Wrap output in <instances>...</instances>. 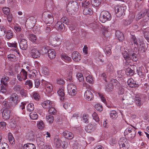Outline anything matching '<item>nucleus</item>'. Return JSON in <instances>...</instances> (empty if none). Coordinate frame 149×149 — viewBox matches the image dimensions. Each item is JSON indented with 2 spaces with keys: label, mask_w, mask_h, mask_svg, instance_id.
Returning <instances> with one entry per match:
<instances>
[{
  "label": "nucleus",
  "mask_w": 149,
  "mask_h": 149,
  "mask_svg": "<svg viewBox=\"0 0 149 149\" xmlns=\"http://www.w3.org/2000/svg\"><path fill=\"white\" fill-rule=\"evenodd\" d=\"M115 12L116 13H118L119 15H122L124 12V8L123 6H118L115 7Z\"/></svg>",
  "instance_id": "15"
},
{
  "label": "nucleus",
  "mask_w": 149,
  "mask_h": 149,
  "mask_svg": "<svg viewBox=\"0 0 149 149\" xmlns=\"http://www.w3.org/2000/svg\"><path fill=\"white\" fill-rule=\"evenodd\" d=\"M122 54L125 60H130L131 59V56H129L127 51H124L122 53Z\"/></svg>",
  "instance_id": "37"
},
{
  "label": "nucleus",
  "mask_w": 149,
  "mask_h": 149,
  "mask_svg": "<svg viewBox=\"0 0 149 149\" xmlns=\"http://www.w3.org/2000/svg\"><path fill=\"white\" fill-rule=\"evenodd\" d=\"M52 102L47 100L43 102L42 103V105L44 108L47 109L52 107Z\"/></svg>",
  "instance_id": "18"
},
{
  "label": "nucleus",
  "mask_w": 149,
  "mask_h": 149,
  "mask_svg": "<svg viewBox=\"0 0 149 149\" xmlns=\"http://www.w3.org/2000/svg\"><path fill=\"white\" fill-rule=\"evenodd\" d=\"M125 68L126 69L125 73L127 75L131 76L134 74V71L131 68L129 67Z\"/></svg>",
  "instance_id": "34"
},
{
  "label": "nucleus",
  "mask_w": 149,
  "mask_h": 149,
  "mask_svg": "<svg viewBox=\"0 0 149 149\" xmlns=\"http://www.w3.org/2000/svg\"><path fill=\"white\" fill-rule=\"evenodd\" d=\"M76 87V86L74 84L72 83H71L68 84L67 89L68 90H69L72 89L73 88Z\"/></svg>",
  "instance_id": "61"
},
{
  "label": "nucleus",
  "mask_w": 149,
  "mask_h": 149,
  "mask_svg": "<svg viewBox=\"0 0 149 149\" xmlns=\"http://www.w3.org/2000/svg\"><path fill=\"white\" fill-rule=\"evenodd\" d=\"M8 58L10 61H15L16 60V56L13 54H10L7 56Z\"/></svg>",
  "instance_id": "50"
},
{
  "label": "nucleus",
  "mask_w": 149,
  "mask_h": 149,
  "mask_svg": "<svg viewBox=\"0 0 149 149\" xmlns=\"http://www.w3.org/2000/svg\"><path fill=\"white\" fill-rule=\"evenodd\" d=\"M26 103L25 102H22L19 107V109L22 114L25 113V106Z\"/></svg>",
  "instance_id": "30"
},
{
  "label": "nucleus",
  "mask_w": 149,
  "mask_h": 149,
  "mask_svg": "<svg viewBox=\"0 0 149 149\" xmlns=\"http://www.w3.org/2000/svg\"><path fill=\"white\" fill-rule=\"evenodd\" d=\"M9 146L7 143L5 142H2L0 144V149H8Z\"/></svg>",
  "instance_id": "46"
},
{
  "label": "nucleus",
  "mask_w": 149,
  "mask_h": 149,
  "mask_svg": "<svg viewBox=\"0 0 149 149\" xmlns=\"http://www.w3.org/2000/svg\"><path fill=\"white\" fill-rule=\"evenodd\" d=\"M79 81L80 82H83L84 81V78L83 75L81 73H77L76 75Z\"/></svg>",
  "instance_id": "44"
},
{
  "label": "nucleus",
  "mask_w": 149,
  "mask_h": 149,
  "mask_svg": "<svg viewBox=\"0 0 149 149\" xmlns=\"http://www.w3.org/2000/svg\"><path fill=\"white\" fill-rule=\"evenodd\" d=\"M126 139L123 138L121 139L118 142L120 149H128V146L126 142Z\"/></svg>",
  "instance_id": "9"
},
{
  "label": "nucleus",
  "mask_w": 149,
  "mask_h": 149,
  "mask_svg": "<svg viewBox=\"0 0 149 149\" xmlns=\"http://www.w3.org/2000/svg\"><path fill=\"white\" fill-rule=\"evenodd\" d=\"M26 87L29 89L31 88L33 86L32 81L30 80H27L25 83Z\"/></svg>",
  "instance_id": "41"
},
{
  "label": "nucleus",
  "mask_w": 149,
  "mask_h": 149,
  "mask_svg": "<svg viewBox=\"0 0 149 149\" xmlns=\"http://www.w3.org/2000/svg\"><path fill=\"white\" fill-rule=\"evenodd\" d=\"M48 55L50 59H53L55 58L56 56V53L54 49H49L48 51Z\"/></svg>",
  "instance_id": "22"
},
{
  "label": "nucleus",
  "mask_w": 149,
  "mask_h": 149,
  "mask_svg": "<svg viewBox=\"0 0 149 149\" xmlns=\"http://www.w3.org/2000/svg\"><path fill=\"white\" fill-rule=\"evenodd\" d=\"M9 78L6 75L3 76L1 80V82L5 86H7V82L9 81Z\"/></svg>",
  "instance_id": "26"
},
{
  "label": "nucleus",
  "mask_w": 149,
  "mask_h": 149,
  "mask_svg": "<svg viewBox=\"0 0 149 149\" xmlns=\"http://www.w3.org/2000/svg\"><path fill=\"white\" fill-rule=\"evenodd\" d=\"M135 101L137 106H140L142 105L141 99L140 95H137L136 96Z\"/></svg>",
  "instance_id": "23"
},
{
  "label": "nucleus",
  "mask_w": 149,
  "mask_h": 149,
  "mask_svg": "<svg viewBox=\"0 0 149 149\" xmlns=\"http://www.w3.org/2000/svg\"><path fill=\"white\" fill-rule=\"evenodd\" d=\"M110 116L111 118L113 119L116 118L117 117V112L115 111H110Z\"/></svg>",
  "instance_id": "48"
},
{
  "label": "nucleus",
  "mask_w": 149,
  "mask_h": 149,
  "mask_svg": "<svg viewBox=\"0 0 149 149\" xmlns=\"http://www.w3.org/2000/svg\"><path fill=\"white\" fill-rule=\"evenodd\" d=\"M78 3L75 1H73L68 3L67 7V12L69 15H72L78 10Z\"/></svg>",
  "instance_id": "1"
},
{
  "label": "nucleus",
  "mask_w": 149,
  "mask_h": 149,
  "mask_svg": "<svg viewBox=\"0 0 149 149\" xmlns=\"http://www.w3.org/2000/svg\"><path fill=\"white\" fill-rule=\"evenodd\" d=\"M42 17L47 24H52L54 21V18L52 14L51 13L48 14V12H44L42 15Z\"/></svg>",
  "instance_id": "2"
},
{
  "label": "nucleus",
  "mask_w": 149,
  "mask_h": 149,
  "mask_svg": "<svg viewBox=\"0 0 149 149\" xmlns=\"http://www.w3.org/2000/svg\"><path fill=\"white\" fill-rule=\"evenodd\" d=\"M56 28L58 30L61 31H63L65 29V26L64 24L61 22H57L55 24Z\"/></svg>",
  "instance_id": "20"
},
{
  "label": "nucleus",
  "mask_w": 149,
  "mask_h": 149,
  "mask_svg": "<svg viewBox=\"0 0 149 149\" xmlns=\"http://www.w3.org/2000/svg\"><path fill=\"white\" fill-rule=\"evenodd\" d=\"M73 59L75 61H79L81 58V56L77 52H74L72 54Z\"/></svg>",
  "instance_id": "17"
},
{
  "label": "nucleus",
  "mask_w": 149,
  "mask_h": 149,
  "mask_svg": "<svg viewBox=\"0 0 149 149\" xmlns=\"http://www.w3.org/2000/svg\"><path fill=\"white\" fill-rule=\"evenodd\" d=\"M111 18V14L107 11H104L101 13L100 19L102 22L104 23L107 21L110 20Z\"/></svg>",
  "instance_id": "3"
},
{
  "label": "nucleus",
  "mask_w": 149,
  "mask_h": 149,
  "mask_svg": "<svg viewBox=\"0 0 149 149\" xmlns=\"http://www.w3.org/2000/svg\"><path fill=\"white\" fill-rule=\"evenodd\" d=\"M142 88L145 92H147L149 88V86L147 83H145L143 86Z\"/></svg>",
  "instance_id": "64"
},
{
  "label": "nucleus",
  "mask_w": 149,
  "mask_h": 149,
  "mask_svg": "<svg viewBox=\"0 0 149 149\" xmlns=\"http://www.w3.org/2000/svg\"><path fill=\"white\" fill-rule=\"evenodd\" d=\"M2 10L3 13L4 14L7 15L9 14V12L10 11V9L8 7H3L2 8Z\"/></svg>",
  "instance_id": "55"
},
{
  "label": "nucleus",
  "mask_w": 149,
  "mask_h": 149,
  "mask_svg": "<svg viewBox=\"0 0 149 149\" xmlns=\"http://www.w3.org/2000/svg\"><path fill=\"white\" fill-rule=\"evenodd\" d=\"M26 24L28 25L29 29H31L33 28L35 25V24L32 23V22L29 21V20H26Z\"/></svg>",
  "instance_id": "57"
},
{
  "label": "nucleus",
  "mask_w": 149,
  "mask_h": 149,
  "mask_svg": "<svg viewBox=\"0 0 149 149\" xmlns=\"http://www.w3.org/2000/svg\"><path fill=\"white\" fill-rule=\"evenodd\" d=\"M64 136L68 139H71L73 138L74 135L71 132L68 131H65L63 133Z\"/></svg>",
  "instance_id": "21"
},
{
  "label": "nucleus",
  "mask_w": 149,
  "mask_h": 149,
  "mask_svg": "<svg viewBox=\"0 0 149 149\" xmlns=\"http://www.w3.org/2000/svg\"><path fill=\"white\" fill-rule=\"evenodd\" d=\"M40 97V96L38 93L36 92H34L33 93L32 97L36 100L38 101Z\"/></svg>",
  "instance_id": "54"
},
{
  "label": "nucleus",
  "mask_w": 149,
  "mask_h": 149,
  "mask_svg": "<svg viewBox=\"0 0 149 149\" xmlns=\"http://www.w3.org/2000/svg\"><path fill=\"white\" fill-rule=\"evenodd\" d=\"M116 37L120 38L124 37L123 33L120 31H116L115 33Z\"/></svg>",
  "instance_id": "58"
},
{
  "label": "nucleus",
  "mask_w": 149,
  "mask_h": 149,
  "mask_svg": "<svg viewBox=\"0 0 149 149\" xmlns=\"http://www.w3.org/2000/svg\"><path fill=\"white\" fill-rule=\"evenodd\" d=\"M93 118L97 122H98L99 120V118L97 113L94 112L92 114Z\"/></svg>",
  "instance_id": "59"
},
{
  "label": "nucleus",
  "mask_w": 149,
  "mask_h": 149,
  "mask_svg": "<svg viewBox=\"0 0 149 149\" xmlns=\"http://www.w3.org/2000/svg\"><path fill=\"white\" fill-rule=\"evenodd\" d=\"M10 100L13 105H15L19 102L18 96L16 93H13L11 95Z\"/></svg>",
  "instance_id": "12"
},
{
  "label": "nucleus",
  "mask_w": 149,
  "mask_h": 149,
  "mask_svg": "<svg viewBox=\"0 0 149 149\" xmlns=\"http://www.w3.org/2000/svg\"><path fill=\"white\" fill-rule=\"evenodd\" d=\"M84 97L88 101H91L93 99V95L90 91L87 90L85 92Z\"/></svg>",
  "instance_id": "14"
},
{
  "label": "nucleus",
  "mask_w": 149,
  "mask_h": 149,
  "mask_svg": "<svg viewBox=\"0 0 149 149\" xmlns=\"http://www.w3.org/2000/svg\"><path fill=\"white\" fill-rule=\"evenodd\" d=\"M21 68L19 67H16L15 68V69L13 70H10L9 72V74L11 76H13L15 77L16 75L19 74V72L21 70Z\"/></svg>",
  "instance_id": "19"
},
{
  "label": "nucleus",
  "mask_w": 149,
  "mask_h": 149,
  "mask_svg": "<svg viewBox=\"0 0 149 149\" xmlns=\"http://www.w3.org/2000/svg\"><path fill=\"white\" fill-rule=\"evenodd\" d=\"M19 73L17 75V79L20 81L25 80L27 78V72L24 69H22Z\"/></svg>",
  "instance_id": "5"
},
{
  "label": "nucleus",
  "mask_w": 149,
  "mask_h": 149,
  "mask_svg": "<svg viewBox=\"0 0 149 149\" xmlns=\"http://www.w3.org/2000/svg\"><path fill=\"white\" fill-rule=\"evenodd\" d=\"M113 88V85L111 84H109L106 85L105 90L107 92H109L112 90Z\"/></svg>",
  "instance_id": "49"
},
{
  "label": "nucleus",
  "mask_w": 149,
  "mask_h": 149,
  "mask_svg": "<svg viewBox=\"0 0 149 149\" xmlns=\"http://www.w3.org/2000/svg\"><path fill=\"white\" fill-rule=\"evenodd\" d=\"M1 111L3 118L5 120L8 119L11 115V110L6 108L2 109Z\"/></svg>",
  "instance_id": "8"
},
{
  "label": "nucleus",
  "mask_w": 149,
  "mask_h": 149,
  "mask_svg": "<svg viewBox=\"0 0 149 149\" xmlns=\"http://www.w3.org/2000/svg\"><path fill=\"white\" fill-rule=\"evenodd\" d=\"M5 28L3 26H0V36H2V35L5 34Z\"/></svg>",
  "instance_id": "53"
},
{
  "label": "nucleus",
  "mask_w": 149,
  "mask_h": 149,
  "mask_svg": "<svg viewBox=\"0 0 149 149\" xmlns=\"http://www.w3.org/2000/svg\"><path fill=\"white\" fill-rule=\"evenodd\" d=\"M58 94L60 97V99L61 100H63L65 98V93L64 91L62 88H60L57 92Z\"/></svg>",
  "instance_id": "24"
},
{
  "label": "nucleus",
  "mask_w": 149,
  "mask_h": 149,
  "mask_svg": "<svg viewBox=\"0 0 149 149\" xmlns=\"http://www.w3.org/2000/svg\"><path fill=\"white\" fill-rule=\"evenodd\" d=\"M61 58L66 62H69L71 60V58L66 54H63L61 56Z\"/></svg>",
  "instance_id": "36"
},
{
  "label": "nucleus",
  "mask_w": 149,
  "mask_h": 149,
  "mask_svg": "<svg viewBox=\"0 0 149 149\" xmlns=\"http://www.w3.org/2000/svg\"><path fill=\"white\" fill-rule=\"evenodd\" d=\"M124 134L126 138L132 139L135 137L136 132L134 129L132 128H127L125 131Z\"/></svg>",
  "instance_id": "4"
},
{
  "label": "nucleus",
  "mask_w": 149,
  "mask_h": 149,
  "mask_svg": "<svg viewBox=\"0 0 149 149\" xmlns=\"http://www.w3.org/2000/svg\"><path fill=\"white\" fill-rule=\"evenodd\" d=\"M2 105L4 106L5 108L9 109L10 107V104H9V102L6 101H4L2 103Z\"/></svg>",
  "instance_id": "52"
},
{
  "label": "nucleus",
  "mask_w": 149,
  "mask_h": 149,
  "mask_svg": "<svg viewBox=\"0 0 149 149\" xmlns=\"http://www.w3.org/2000/svg\"><path fill=\"white\" fill-rule=\"evenodd\" d=\"M91 4L95 6H98L101 4V1L100 0H91Z\"/></svg>",
  "instance_id": "40"
},
{
  "label": "nucleus",
  "mask_w": 149,
  "mask_h": 149,
  "mask_svg": "<svg viewBox=\"0 0 149 149\" xmlns=\"http://www.w3.org/2000/svg\"><path fill=\"white\" fill-rule=\"evenodd\" d=\"M30 118L32 120L36 119L38 118V115L36 112H31L29 115Z\"/></svg>",
  "instance_id": "47"
},
{
  "label": "nucleus",
  "mask_w": 149,
  "mask_h": 149,
  "mask_svg": "<svg viewBox=\"0 0 149 149\" xmlns=\"http://www.w3.org/2000/svg\"><path fill=\"white\" fill-rule=\"evenodd\" d=\"M86 81L90 84H93L94 80L93 77L91 75H89L86 77Z\"/></svg>",
  "instance_id": "45"
},
{
  "label": "nucleus",
  "mask_w": 149,
  "mask_h": 149,
  "mask_svg": "<svg viewBox=\"0 0 149 149\" xmlns=\"http://www.w3.org/2000/svg\"><path fill=\"white\" fill-rule=\"evenodd\" d=\"M127 83L129 86L131 88H133L136 86L137 85L136 82L134 81L132 78H130L128 79L127 81Z\"/></svg>",
  "instance_id": "25"
},
{
  "label": "nucleus",
  "mask_w": 149,
  "mask_h": 149,
  "mask_svg": "<svg viewBox=\"0 0 149 149\" xmlns=\"http://www.w3.org/2000/svg\"><path fill=\"white\" fill-rule=\"evenodd\" d=\"M83 14L85 15H91L93 13V11L92 9L90 8H85L83 10Z\"/></svg>",
  "instance_id": "32"
},
{
  "label": "nucleus",
  "mask_w": 149,
  "mask_h": 149,
  "mask_svg": "<svg viewBox=\"0 0 149 149\" xmlns=\"http://www.w3.org/2000/svg\"><path fill=\"white\" fill-rule=\"evenodd\" d=\"M47 121L50 123H52L54 120V117L51 114L47 115L46 117Z\"/></svg>",
  "instance_id": "33"
},
{
  "label": "nucleus",
  "mask_w": 149,
  "mask_h": 149,
  "mask_svg": "<svg viewBox=\"0 0 149 149\" xmlns=\"http://www.w3.org/2000/svg\"><path fill=\"white\" fill-rule=\"evenodd\" d=\"M96 110L99 111H101L103 110L102 106L99 104H96L95 106Z\"/></svg>",
  "instance_id": "60"
},
{
  "label": "nucleus",
  "mask_w": 149,
  "mask_h": 149,
  "mask_svg": "<svg viewBox=\"0 0 149 149\" xmlns=\"http://www.w3.org/2000/svg\"><path fill=\"white\" fill-rule=\"evenodd\" d=\"M130 95H124L122 98L123 103L126 104H131L133 102V99Z\"/></svg>",
  "instance_id": "6"
},
{
  "label": "nucleus",
  "mask_w": 149,
  "mask_h": 149,
  "mask_svg": "<svg viewBox=\"0 0 149 149\" xmlns=\"http://www.w3.org/2000/svg\"><path fill=\"white\" fill-rule=\"evenodd\" d=\"M37 125L38 128L40 130H42L44 127V124L42 120L38 121Z\"/></svg>",
  "instance_id": "43"
},
{
  "label": "nucleus",
  "mask_w": 149,
  "mask_h": 149,
  "mask_svg": "<svg viewBox=\"0 0 149 149\" xmlns=\"http://www.w3.org/2000/svg\"><path fill=\"white\" fill-rule=\"evenodd\" d=\"M97 127V125L95 123H93L89 124L85 128V130L88 133L92 132Z\"/></svg>",
  "instance_id": "11"
},
{
  "label": "nucleus",
  "mask_w": 149,
  "mask_h": 149,
  "mask_svg": "<svg viewBox=\"0 0 149 149\" xmlns=\"http://www.w3.org/2000/svg\"><path fill=\"white\" fill-rule=\"evenodd\" d=\"M48 111L49 114H52L53 115L55 114L56 113V110L55 108L52 107L49 109Z\"/></svg>",
  "instance_id": "51"
},
{
  "label": "nucleus",
  "mask_w": 149,
  "mask_h": 149,
  "mask_svg": "<svg viewBox=\"0 0 149 149\" xmlns=\"http://www.w3.org/2000/svg\"><path fill=\"white\" fill-rule=\"evenodd\" d=\"M72 88V89L71 90H68V92L70 95L72 96H74L77 93L76 90H77V88L76 87L73 88Z\"/></svg>",
  "instance_id": "42"
},
{
  "label": "nucleus",
  "mask_w": 149,
  "mask_h": 149,
  "mask_svg": "<svg viewBox=\"0 0 149 149\" xmlns=\"http://www.w3.org/2000/svg\"><path fill=\"white\" fill-rule=\"evenodd\" d=\"M107 71L110 73L113 72L114 71L112 64L110 62H109L107 65Z\"/></svg>",
  "instance_id": "31"
},
{
  "label": "nucleus",
  "mask_w": 149,
  "mask_h": 149,
  "mask_svg": "<svg viewBox=\"0 0 149 149\" xmlns=\"http://www.w3.org/2000/svg\"><path fill=\"white\" fill-rule=\"evenodd\" d=\"M30 54L32 58H39L40 55V52L37 48H33L31 50Z\"/></svg>",
  "instance_id": "10"
},
{
  "label": "nucleus",
  "mask_w": 149,
  "mask_h": 149,
  "mask_svg": "<svg viewBox=\"0 0 149 149\" xmlns=\"http://www.w3.org/2000/svg\"><path fill=\"white\" fill-rule=\"evenodd\" d=\"M42 83L45 85V90L48 93H49L52 91L53 86L52 84L44 80L42 81Z\"/></svg>",
  "instance_id": "13"
},
{
  "label": "nucleus",
  "mask_w": 149,
  "mask_h": 149,
  "mask_svg": "<svg viewBox=\"0 0 149 149\" xmlns=\"http://www.w3.org/2000/svg\"><path fill=\"white\" fill-rule=\"evenodd\" d=\"M23 149H36L35 145L32 143H27L23 146Z\"/></svg>",
  "instance_id": "28"
},
{
  "label": "nucleus",
  "mask_w": 149,
  "mask_h": 149,
  "mask_svg": "<svg viewBox=\"0 0 149 149\" xmlns=\"http://www.w3.org/2000/svg\"><path fill=\"white\" fill-rule=\"evenodd\" d=\"M36 141L38 145L39 146H42L44 144V139L42 136L37 137Z\"/></svg>",
  "instance_id": "29"
},
{
  "label": "nucleus",
  "mask_w": 149,
  "mask_h": 149,
  "mask_svg": "<svg viewBox=\"0 0 149 149\" xmlns=\"http://www.w3.org/2000/svg\"><path fill=\"white\" fill-rule=\"evenodd\" d=\"M112 46L111 45L106 46L105 48V52L107 56H109L111 54V49Z\"/></svg>",
  "instance_id": "27"
},
{
  "label": "nucleus",
  "mask_w": 149,
  "mask_h": 149,
  "mask_svg": "<svg viewBox=\"0 0 149 149\" xmlns=\"http://www.w3.org/2000/svg\"><path fill=\"white\" fill-rule=\"evenodd\" d=\"M54 143L57 148L62 147L63 148H66L67 146V143L65 141L62 142L60 139L55 138L54 139Z\"/></svg>",
  "instance_id": "7"
},
{
  "label": "nucleus",
  "mask_w": 149,
  "mask_h": 149,
  "mask_svg": "<svg viewBox=\"0 0 149 149\" xmlns=\"http://www.w3.org/2000/svg\"><path fill=\"white\" fill-rule=\"evenodd\" d=\"M30 72L31 74H29V77L30 79L35 77L37 75V72L35 70H31L30 71Z\"/></svg>",
  "instance_id": "35"
},
{
  "label": "nucleus",
  "mask_w": 149,
  "mask_h": 149,
  "mask_svg": "<svg viewBox=\"0 0 149 149\" xmlns=\"http://www.w3.org/2000/svg\"><path fill=\"white\" fill-rule=\"evenodd\" d=\"M0 91L3 93H5L6 92V89L3 85H0Z\"/></svg>",
  "instance_id": "63"
},
{
  "label": "nucleus",
  "mask_w": 149,
  "mask_h": 149,
  "mask_svg": "<svg viewBox=\"0 0 149 149\" xmlns=\"http://www.w3.org/2000/svg\"><path fill=\"white\" fill-rule=\"evenodd\" d=\"M27 20H29V21L32 22V23L35 24L36 22V19L35 18L33 17H30L28 18Z\"/></svg>",
  "instance_id": "62"
},
{
  "label": "nucleus",
  "mask_w": 149,
  "mask_h": 149,
  "mask_svg": "<svg viewBox=\"0 0 149 149\" xmlns=\"http://www.w3.org/2000/svg\"><path fill=\"white\" fill-rule=\"evenodd\" d=\"M27 42L26 40L23 39L21 40L19 43L20 48L23 50H25L27 48Z\"/></svg>",
  "instance_id": "16"
},
{
  "label": "nucleus",
  "mask_w": 149,
  "mask_h": 149,
  "mask_svg": "<svg viewBox=\"0 0 149 149\" xmlns=\"http://www.w3.org/2000/svg\"><path fill=\"white\" fill-rule=\"evenodd\" d=\"M137 72L140 77L143 78V79L145 78L146 74L144 72H143L141 71H140V70H139V71L137 70Z\"/></svg>",
  "instance_id": "56"
},
{
  "label": "nucleus",
  "mask_w": 149,
  "mask_h": 149,
  "mask_svg": "<svg viewBox=\"0 0 149 149\" xmlns=\"http://www.w3.org/2000/svg\"><path fill=\"white\" fill-rule=\"evenodd\" d=\"M34 106L32 103H29L26 106V109L27 111L29 112L32 111L34 109Z\"/></svg>",
  "instance_id": "39"
},
{
  "label": "nucleus",
  "mask_w": 149,
  "mask_h": 149,
  "mask_svg": "<svg viewBox=\"0 0 149 149\" xmlns=\"http://www.w3.org/2000/svg\"><path fill=\"white\" fill-rule=\"evenodd\" d=\"M8 138L10 143L11 144H13L14 142V140L12 134L10 132L8 133Z\"/></svg>",
  "instance_id": "38"
}]
</instances>
